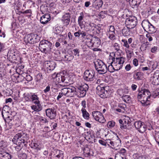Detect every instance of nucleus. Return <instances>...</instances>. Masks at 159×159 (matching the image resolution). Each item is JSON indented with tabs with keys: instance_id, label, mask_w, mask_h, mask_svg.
Instances as JSON below:
<instances>
[{
	"instance_id": "obj_36",
	"label": "nucleus",
	"mask_w": 159,
	"mask_h": 159,
	"mask_svg": "<svg viewBox=\"0 0 159 159\" xmlns=\"http://www.w3.org/2000/svg\"><path fill=\"white\" fill-rule=\"evenodd\" d=\"M117 138L116 139V142L115 143L112 141H111L110 142V144L111 145L113 146H118L119 144H120L121 143V141L120 139L118 138V136H117Z\"/></svg>"
},
{
	"instance_id": "obj_9",
	"label": "nucleus",
	"mask_w": 159,
	"mask_h": 159,
	"mask_svg": "<svg viewBox=\"0 0 159 159\" xmlns=\"http://www.w3.org/2000/svg\"><path fill=\"white\" fill-rule=\"evenodd\" d=\"M131 121L130 118L127 116H125L123 120H119V122L120 128L121 129H127L131 123Z\"/></svg>"
},
{
	"instance_id": "obj_26",
	"label": "nucleus",
	"mask_w": 159,
	"mask_h": 159,
	"mask_svg": "<svg viewBox=\"0 0 159 159\" xmlns=\"http://www.w3.org/2000/svg\"><path fill=\"white\" fill-rule=\"evenodd\" d=\"M0 157L2 159H11V156L8 153L0 151Z\"/></svg>"
},
{
	"instance_id": "obj_33",
	"label": "nucleus",
	"mask_w": 159,
	"mask_h": 159,
	"mask_svg": "<svg viewBox=\"0 0 159 159\" xmlns=\"http://www.w3.org/2000/svg\"><path fill=\"white\" fill-rule=\"evenodd\" d=\"M115 59V58L113 57L111 55L109 56V60H111L110 63H109V65L108 66V68L109 70L111 68L113 69V62L114 61V60Z\"/></svg>"
},
{
	"instance_id": "obj_10",
	"label": "nucleus",
	"mask_w": 159,
	"mask_h": 159,
	"mask_svg": "<svg viewBox=\"0 0 159 159\" xmlns=\"http://www.w3.org/2000/svg\"><path fill=\"white\" fill-rule=\"evenodd\" d=\"M125 24L127 28L133 29L136 25V20L134 18H133L132 17L127 18L125 21Z\"/></svg>"
},
{
	"instance_id": "obj_43",
	"label": "nucleus",
	"mask_w": 159,
	"mask_h": 159,
	"mask_svg": "<svg viewBox=\"0 0 159 159\" xmlns=\"http://www.w3.org/2000/svg\"><path fill=\"white\" fill-rule=\"evenodd\" d=\"M7 146L6 143L3 141L0 142V149H3L6 148Z\"/></svg>"
},
{
	"instance_id": "obj_35",
	"label": "nucleus",
	"mask_w": 159,
	"mask_h": 159,
	"mask_svg": "<svg viewBox=\"0 0 159 159\" xmlns=\"http://www.w3.org/2000/svg\"><path fill=\"white\" fill-rule=\"evenodd\" d=\"M130 29H131L128 28L127 26L126 28H124L122 30V33L123 35L125 36H127L129 35Z\"/></svg>"
},
{
	"instance_id": "obj_42",
	"label": "nucleus",
	"mask_w": 159,
	"mask_h": 159,
	"mask_svg": "<svg viewBox=\"0 0 159 159\" xmlns=\"http://www.w3.org/2000/svg\"><path fill=\"white\" fill-rule=\"evenodd\" d=\"M87 26L90 30H94L95 28V25L93 23H89Z\"/></svg>"
},
{
	"instance_id": "obj_32",
	"label": "nucleus",
	"mask_w": 159,
	"mask_h": 159,
	"mask_svg": "<svg viewBox=\"0 0 159 159\" xmlns=\"http://www.w3.org/2000/svg\"><path fill=\"white\" fill-rule=\"evenodd\" d=\"M31 101L34 103H36L37 102L39 101V98L38 96L35 94L31 95Z\"/></svg>"
},
{
	"instance_id": "obj_16",
	"label": "nucleus",
	"mask_w": 159,
	"mask_h": 159,
	"mask_svg": "<svg viewBox=\"0 0 159 159\" xmlns=\"http://www.w3.org/2000/svg\"><path fill=\"white\" fill-rule=\"evenodd\" d=\"M92 47L91 48H93V51H96L98 49L96 48L98 47L100 44V39L96 37H93L92 38V41L91 42Z\"/></svg>"
},
{
	"instance_id": "obj_7",
	"label": "nucleus",
	"mask_w": 159,
	"mask_h": 159,
	"mask_svg": "<svg viewBox=\"0 0 159 159\" xmlns=\"http://www.w3.org/2000/svg\"><path fill=\"white\" fill-rule=\"evenodd\" d=\"M77 94L80 97H83L86 94V91L88 90L89 86L86 84H84L81 85L77 87Z\"/></svg>"
},
{
	"instance_id": "obj_8",
	"label": "nucleus",
	"mask_w": 159,
	"mask_h": 159,
	"mask_svg": "<svg viewBox=\"0 0 159 159\" xmlns=\"http://www.w3.org/2000/svg\"><path fill=\"white\" fill-rule=\"evenodd\" d=\"M95 72L93 70H86L84 73V79L88 81H92L94 79Z\"/></svg>"
},
{
	"instance_id": "obj_57",
	"label": "nucleus",
	"mask_w": 159,
	"mask_h": 159,
	"mask_svg": "<svg viewBox=\"0 0 159 159\" xmlns=\"http://www.w3.org/2000/svg\"><path fill=\"white\" fill-rule=\"evenodd\" d=\"M149 34L150 33L147 34L146 35V37L147 39H148V40L150 42L152 40V37L150 36Z\"/></svg>"
},
{
	"instance_id": "obj_29",
	"label": "nucleus",
	"mask_w": 159,
	"mask_h": 159,
	"mask_svg": "<svg viewBox=\"0 0 159 159\" xmlns=\"http://www.w3.org/2000/svg\"><path fill=\"white\" fill-rule=\"evenodd\" d=\"M142 75L143 74L141 72H137L134 74L133 77L134 79L139 80L142 79Z\"/></svg>"
},
{
	"instance_id": "obj_63",
	"label": "nucleus",
	"mask_w": 159,
	"mask_h": 159,
	"mask_svg": "<svg viewBox=\"0 0 159 159\" xmlns=\"http://www.w3.org/2000/svg\"><path fill=\"white\" fill-rule=\"evenodd\" d=\"M81 105L83 107L82 108H85L86 107V101L85 100L82 101L81 102Z\"/></svg>"
},
{
	"instance_id": "obj_27",
	"label": "nucleus",
	"mask_w": 159,
	"mask_h": 159,
	"mask_svg": "<svg viewBox=\"0 0 159 159\" xmlns=\"http://www.w3.org/2000/svg\"><path fill=\"white\" fill-rule=\"evenodd\" d=\"M63 79V84H61V85H69L72 83L71 80L70 79L69 77L67 76H64Z\"/></svg>"
},
{
	"instance_id": "obj_55",
	"label": "nucleus",
	"mask_w": 159,
	"mask_h": 159,
	"mask_svg": "<svg viewBox=\"0 0 159 159\" xmlns=\"http://www.w3.org/2000/svg\"><path fill=\"white\" fill-rule=\"evenodd\" d=\"M138 61L137 59H134L133 61V64L135 66H137L138 65Z\"/></svg>"
},
{
	"instance_id": "obj_58",
	"label": "nucleus",
	"mask_w": 159,
	"mask_h": 159,
	"mask_svg": "<svg viewBox=\"0 0 159 159\" xmlns=\"http://www.w3.org/2000/svg\"><path fill=\"white\" fill-rule=\"evenodd\" d=\"M73 51L74 52V55L75 56L77 55L78 56H79V51L78 49L76 48L73 50Z\"/></svg>"
},
{
	"instance_id": "obj_45",
	"label": "nucleus",
	"mask_w": 159,
	"mask_h": 159,
	"mask_svg": "<svg viewBox=\"0 0 159 159\" xmlns=\"http://www.w3.org/2000/svg\"><path fill=\"white\" fill-rule=\"evenodd\" d=\"M158 47L157 46H154L151 48V52L153 53H156L158 50Z\"/></svg>"
},
{
	"instance_id": "obj_6",
	"label": "nucleus",
	"mask_w": 159,
	"mask_h": 159,
	"mask_svg": "<svg viewBox=\"0 0 159 159\" xmlns=\"http://www.w3.org/2000/svg\"><path fill=\"white\" fill-rule=\"evenodd\" d=\"M125 59L123 57L116 58V60L115 59L113 62V69L116 70H120L125 62Z\"/></svg>"
},
{
	"instance_id": "obj_25",
	"label": "nucleus",
	"mask_w": 159,
	"mask_h": 159,
	"mask_svg": "<svg viewBox=\"0 0 159 159\" xmlns=\"http://www.w3.org/2000/svg\"><path fill=\"white\" fill-rule=\"evenodd\" d=\"M107 88L106 87V89L103 91V93L101 96V97L105 98L109 97L111 93V91L110 90H107Z\"/></svg>"
},
{
	"instance_id": "obj_50",
	"label": "nucleus",
	"mask_w": 159,
	"mask_h": 159,
	"mask_svg": "<svg viewBox=\"0 0 159 159\" xmlns=\"http://www.w3.org/2000/svg\"><path fill=\"white\" fill-rule=\"evenodd\" d=\"M114 49L116 51L120 50V48L119 45L117 43H115L113 45Z\"/></svg>"
},
{
	"instance_id": "obj_11",
	"label": "nucleus",
	"mask_w": 159,
	"mask_h": 159,
	"mask_svg": "<svg viewBox=\"0 0 159 159\" xmlns=\"http://www.w3.org/2000/svg\"><path fill=\"white\" fill-rule=\"evenodd\" d=\"M37 36L38 35L36 34L31 33L28 34L25 37V41L27 43L33 44L35 42V39Z\"/></svg>"
},
{
	"instance_id": "obj_34",
	"label": "nucleus",
	"mask_w": 159,
	"mask_h": 159,
	"mask_svg": "<svg viewBox=\"0 0 159 159\" xmlns=\"http://www.w3.org/2000/svg\"><path fill=\"white\" fill-rule=\"evenodd\" d=\"M63 76L61 75L60 74L58 75L57 77L56 78V80H55V81H56V82L58 83L63 84Z\"/></svg>"
},
{
	"instance_id": "obj_47",
	"label": "nucleus",
	"mask_w": 159,
	"mask_h": 159,
	"mask_svg": "<svg viewBox=\"0 0 159 159\" xmlns=\"http://www.w3.org/2000/svg\"><path fill=\"white\" fill-rule=\"evenodd\" d=\"M115 159H126L124 156H122L118 153L115 155Z\"/></svg>"
},
{
	"instance_id": "obj_20",
	"label": "nucleus",
	"mask_w": 159,
	"mask_h": 159,
	"mask_svg": "<svg viewBox=\"0 0 159 159\" xmlns=\"http://www.w3.org/2000/svg\"><path fill=\"white\" fill-rule=\"evenodd\" d=\"M84 154L85 157H90L95 155L96 152L95 150H83Z\"/></svg>"
},
{
	"instance_id": "obj_4",
	"label": "nucleus",
	"mask_w": 159,
	"mask_h": 159,
	"mask_svg": "<svg viewBox=\"0 0 159 159\" xmlns=\"http://www.w3.org/2000/svg\"><path fill=\"white\" fill-rule=\"evenodd\" d=\"M96 69L100 74H104L107 71V66L101 60H98L94 62Z\"/></svg>"
},
{
	"instance_id": "obj_53",
	"label": "nucleus",
	"mask_w": 159,
	"mask_h": 159,
	"mask_svg": "<svg viewBox=\"0 0 159 159\" xmlns=\"http://www.w3.org/2000/svg\"><path fill=\"white\" fill-rule=\"evenodd\" d=\"M119 107L120 109L123 110V111H124L126 106L125 104H121L119 106Z\"/></svg>"
},
{
	"instance_id": "obj_3",
	"label": "nucleus",
	"mask_w": 159,
	"mask_h": 159,
	"mask_svg": "<svg viewBox=\"0 0 159 159\" xmlns=\"http://www.w3.org/2000/svg\"><path fill=\"white\" fill-rule=\"evenodd\" d=\"M52 44L46 40H42L40 42L39 48L40 50L45 53L50 52L52 48Z\"/></svg>"
},
{
	"instance_id": "obj_37",
	"label": "nucleus",
	"mask_w": 159,
	"mask_h": 159,
	"mask_svg": "<svg viewBox=\"0 0 159 159\" xmlns=\"http://www.w3.org/2000/svg\"><path fill=\"white\" fill-rule=\"evenodd\" d=\"M153 80H158L159 78V70L156 71L153 75V76L151 77Z\"/></svg>"
},
{
	"instance_id": "obj_40",
	"label": "nucleus",
	"mask_w": 159,
	"mask_h": 159,
	"mask_svg": "<svg viewBox=\"0 0 159 159\" xmlns=\"http://www.w3.org/2000/svg\"><path fill=\"white\" fill-rule=\"evenodd\" d=\"M121 41L123 43V46L126 47L127 49L129 48V46L128 43L127 41L125 39H123Z\"/></svg>"
},
{
	"instance_id": "obj_39",
	"label": "nucleus",
	"mask_w": 159,
	"mask_h": 159,
	"mask_svg": "<svg viewBox=\"0 0 159 159\" xmlns=\"http://www.w3.org/2000/svg\"><path fill=\"white\" fill-rule=\"evenodd\" d=\"M7 56L9 57L10 59H11L13 60H16V56L15 54V52L14 53H8L7 54Z\"/></svg>"
},
{
	"instance_id": "obj_23",
	"label": "nucleus",
	"mask_w": 159,
	"mask_h": 159,
	"mask_svg": "<svg viewBox=\"0 0 159 159\" xmlns=\"http://www.w3.org/2000/svg\"><path fill=\"white\" fill-rule=\"evenodd\" d=\"M103 4V2L102 0H95L93 3V7L96 9H98L101 7Z\"/></svg>"
},
{
	"instance_id": "obj_41",
	"label": "nucleus",
	"mask_w": 159,
	"mask_h": 159,
	"mask_svg": "<svg viewBox=\"0 0 159 159\" xmlns=\"http://www.w3.org/2000/svg\"><path fill=\"white\" fill-rule=\"evenodd\" d=\"M115 124V123L113 121H109L107 123V126L109 128H111L113 127Z\"/></svg>"
},
{
	"instance_id": "obj_48",
	"label": "nucleus",
	"mask_w": 159,
	"mask_h": 159,
	"mask_svg": "<svg viewBox=\"0 0 159 159\" xmlns=\"http://www.w3.org/2000/svg\"><path fill=\"white\" fill-rule=\"evenodd\" d=\"M34 104H36L37 106H36L37 108H38V110L39 111L41 110L42 109V107L41 105V104L40 103V101H39L37 102L36 103H35Z\"/></svg>"
},
{
	"instance_id": "obj_17",
	"label": "nucleus",
	"mask_w": 159,
	"mask_h": 159,
	"mask_svg": "<svg viewBox=\"0 0 159 159\" xmlns=\"http://www.w3.org/2000/svg\"><path fill=\"white\" fill-rule=\"evenodd\" d=\"M44 66L48 70H53L56 67V64L54 61H48L44 63Z\"/></svg>"
},
{
	"instance_id": "obj_22",
	"label": "nucleus",
	"mask_w": 159,
	"mask_h": 159,
	"mask_svg": "<svg viewBox=\"0 0 159 159\" xmlns=\"http://www.w3.org/2000/svg\"><path fill=\"white\" fill-rule=\"evenodd\" d=\"M70 19V15L69 13H66L62 16V20L68 25L69 23Z\"/></svg>"
},
{
	"instance_id": "obj_59",
	"label": "nucleus",
	"mask_w": 159,
	"mask_h": 159,
	"mask_svg": "<svg viewBox=\"0 0 159 159\" xmlns=\"http://www.w3.org/2000/svg\"><path fill=\"white\" fill-rule=\"evenodd\" d=\"M80 34L82 35V37L83 38V39H84L85 37L87 36L86 35V33L84 31H81L80 30Z\"/></svg>"
},
{
	"instance_id": "obj_49",
	"label": "nucleus",
	"mask_w": 159,
	"mask_h": 159,
	"mask_svg": "<svg viewBox=\"0 0 159 159\" xmlns=\"http://www.w3.org/2000/svg\"><path fill=\"white\" fill-rule=\"evenodd\" d=\"M107 14V11H101L100 13V16L102 18H104L105 16Z\"/></svg>"
},
{
	"instance_id": "obj_13",
	"label": "nucleus",
	"mask_w": 159,
	"mask_h": 159,
	"mask_svg": "<svg viewBox=\"0 0 159 159\" xmlns=\"http://www.w3.org/2000/svg\"><path fill=\"white\" fill-rule=\"evenodd\" d=\"M135 128L140 133H143L146 130L147 127L144 123L140 121H136L134 124Z\"/></svg>"
},
{
	"instance_id": "obj_19",
	"label": "nucleus",
	"mask_w": 159,
	"mask_h": 159,
	"mask_svg": "<svg viewBox=\"0 0 159 159\" xmlns=\"http://www.w3.org/2000/svg\"><path fill=\"white\" fill-rule=\"evenodd\" d=\"M67 97H73L77 94V91L76 88L73 87L70 88H68V90Z\"/></svg>"
},
{
	"instance_id": "obj_30",
	"label": "nucleus",
	"mask_w": 159,
	"mask_h": 159,
	"mask_svg": "<svg viewBox=\"0 0 159 159\" xmlns=\"http://www.w3.org/2000/svg\"><path fill=\"white\" fill-rule=\"evenodd\" d=\"M81 111L82 113L83 117L85 119H88L89 118V114L86 111L85 108H82Z\"/></svg>"
},
{
	"instance_id": "obj_64",
	"label": "nucleus",
	"mask_w": 159,
	"mask_h": 159,
	"mask_svg": "<svg viewBox=\"0 0 159 159\" xmlns=\"http://www.w3.org/2000/svg\"><path fill=\"white\" fill-rule=\"evenodd\" d=\"M137 159H149L148 158V157H147L143 156H141L140 157H139L137 158Z\"/></svg>"
},
{
	"instance_id": "obj_44",
	"label": "nucleus",
	"mask_w": 159,
	"mask_h": 159,
	"mask_svg": "<svg viewBox=\"0 0 159 159\" xmlns=\"http://www.w3.org/2000/svg\"><path fill=\"white\" fill-rule=\"evenodd\" d=\"M24 99L27 102L31 101V95L29 94L26 95L24 97Z\"/></svg>"
},
{
	"instance_id": "obj_62",
	"label": "nucleus",
	"mask_w": 159,
	"mask_h": 159,
	"mask_svg": "<svg viewBox=\"0 0 159 159\" xmlns=\"http://www.w3.org/2000/svg\"><path fill=\"white\" fill-rule=\"evenodd\" d=\"M126 152V150H120V151L118 153L120 155L122 154L124 156Z\"/></svg>"
},
{
	"instance_id": "obj_51",
	"label": "nucleus",
	"mask_w": 159,
	"mask_h": 159,
	"mask_svg": "<svg viewBox=\"0 0 159 159\" xmlns=\"http://www.w3.org/2000/svg\"><path fill=\"white\" fill-rule=\"evenodd\" d=\"M151 44L149 43L148 42H146L145 44V48L144 50L149 49L151 48Z\"/></svg>"
},
{
	"instance_id": "obj_54",
	"label": "nucleus",
	"mask_w": 159,
	"mask_h": 159,
	"mask_svg": "<svg viewBox=\"0 0 159 159\" xmlns=\"http://www.w3.org/2000/svg\"><path fill=\"white\" fill-rule=\"evenodd\" d=\"M129 3L133 6H135L137 4V3L135 0H129Z\"/></svg>"
},
{
	"instance_id": "obj_14",
	"label": "nucleus",
	"mask_w": 159,
	"mask_h": 159,
	"mask_svg": "<svg viewBox=\"0 0 159 159\" xmlns=\"http://www.w3.org/2000/svg\"><path fill=\"white\" fill-rule=\"evenodd\" d=\"M115 29L113 26H110L109 30L106 33L107 35L109 38L111 40H114L116 39Z\"/></svg>"
},
{
	"instance_id": "obj_52",
	"label": "nucleus",
	"mask_w": 159,
	"mask_h": 159,
	"mask_svg": "<svg viewBox=\"0 0 159 159\" xmlns=\"http://www.w3.org/2000/svg\"><path fill=\"white\" fill-rule=\"evenodd\" d=\"M50 85H48L46 88L45 89L43 90V92L44 93H46L47 92H48L50 90Z\"/></svg>"
},
{
	"instance_id": "obj_38",
	"label": "nucleus",
	"mask_w": 159,
	"mask_h": 159,
	"mask_svg": "<svg viewBox=\"0 0 159 159\" xmlns=\"http://www.w3.org/2000/svg\"><path fill=\"white\" fill-rule=\"evenodd\" d=\"M125 51L127 54V58H130L133 54L132 51L129 50L128 49H125Z\"/></svg>"
},
{
	"instance_id": "obj_12",
	"label": "nucleus",
	"mask_w": 159,
	"mask_h": 159,
	"mask_svg": "<svg viewBox=\"0 0 159 159\" xmlns=\"http://www.w3.org/2000/svg\"><path fill=\"white\" fill-rule=\"evenodd\" d=\"M92 115L95 120L99 122L103 123L106 121L102 114L99 111H93Z\"/></svg>"
},
{
	"instance_id": "obj_21",
	"label": "nucleus",
	"mask_w": 159,
	"mask_h": 159,
	"mask_svg": "<svg viewBox=\"0 0 159 159\" xmlns=\"http://www.w3.org/2000/svg\"><path fill=\"white\" fill-rule=\"evenodd\" d=\"M91 36L89 35H87L84 39H83V42L85 43L89 47H92L91 42L92 39H91Z\"/></svg>"
},
{
	"instance_id": "obj_46",
	"label": "nucleus",
	"mask_w": 159,
	"mask_h": 159,
	"mask_svg": "<svg viewBox=\"0 0 159 159\" xmlns=\"http://www.w3.org/2000/svg\"><path fill=\"white\" fill-rule=\"evenodd\" d=\"M68 88H65L62 89L61 90V92L64 94V95L66 96V94H67V93L68 91Z\"/></svg>"
},
{
	"instance_id": "obj_31",
	"label": "nucleus",
	"mask_w": 159,
	"mask_h": 159,
	"mask_svg": "<svg viewBox=\"0 0 159 159\" xmlns=\"http://www.w3.org/2000/svg\"><path fill=\"white\" fill-rule=\"evenodd\" d=\"M122 98L123 101L127 103H129L131 102V98L128 95H123L122 96Z\"/></svg>"
},
{
	"instance_id": "obj_15",
	"label": "nucleus",
	"mask_w": 159,
	"mask_h": 159,
	"mask_svg": "<svg viewBox=\"0 0 159 159\" xmlns=\"http://www.w3.org/2000/svg\"><path fill=\"white\" fill-rule=\"evenodd\" d=\"M46 113L47 116L51 119L55 118L56 116V111L54 108L47 109Z\"/></svg>"
},
{
	"instance_id": "obj_61",
	"label": "nucleus",
	"mask_w": 159,
	"mask_h": 159,
	"mask_svg": "<svg viewBox=\"0 0 159 159\" xmlns=\"http://www.w3.org/2000/svg\"><path fill=\"white\" fill-rule=\"evenodd\" d=\"M31 108L32 110H34V111H39V110H38V108H37L36 106H35V105H32L31 106Z\"/></svg>"
},
{
	"instance_id": "obj_56",
	"label": "nucleus",
	"mask_w": 159,
	"mask_h": 159,
	"mask_svg": "<svg viewBox=\"0 0 159 159\" xmlns=\"http://www.w3.org/2000/svg\"><path fill=\"white\" fill-rule=\"evenodd\" d=\"M25 79L27 81H30L32 80V78L30 75H27L26 76Z\"/></svg>"
},
{
	"instance_id": "obj_5",
	"label": "nucleus",
	"mask_w": 159,
	"mask_h": 159,
	"mask_svg": "<svg viewBox=\"0 0 159 159\" xmlns=\"http://www.w3.org/2000/svg\"><path fill=\"white\" fill-rule=\"evenodd\" d=\"M142 25L145 31L149 33L152 34L156 32L155 27L148 20H143L142 23Z\"/></svg>"
},
{
	"instance_id": "obj_18",
	"label": "nucleus",
	"mask_w": 159,
	"mask_h": 159,
	"mask_svg": "<svg viewBox=\"0 0 159 159\" xmlns=\"http://www.w3.org/2000/svg\"><path fill=\"white\" fill-rule=\"evenodd\" d=\"M50 20L51 17L50 15L45 14L41 17L40 22L42 24H45L48 23Z\"/></svg>"
},
{
	"instance_id": "obj_28",
	"label": "nucleus",
	"mask_w": 159,
	"mask_h": 159,
	"mask_svg": "<svg viewBox=\"0 0 159 159\" xmlns=\"http://www.w3.org/2000/svg\"><path fill=\"white\" fill-rule=\"evenodd\" d=\"M101 85H102L101 84L100 85L98 86L96 88V92L100 97L101 96L102 94V93H103V91H104V90H105L106 88V87H102L101 86Z\"/></svg>"
},
{
	"instance_id": "obj_60",
	"label": "nucleus",
	"mask_w": 159,
	"mask_h": 159,
	"mask_svg": "<svg viewBox=\"0 0 159 159\" xmlns=\"http://www.w3.org/2000/svg\"><path fill=\"white\" fill-rule=\"evenodd\" d=\"M155 139L156 142L159 144V133L156 134Z\"/></svg>"
},
{
	"instance_id": "obj_1",
	"label": "nucleus",
	"mask_w": 159,
	"mask_h": 159,
	"mask_svg": "<svg viewBox=\"0 0 159 159\" xmlns=\"http://www.w3.org/2000/svg\"><path fill=\"white\" fill-rule=\"evenodd\" d=\"M151 93L147 89L142 90L138 95L137 98L143 106L150 105Z\"/></svg>"
},
{
	"instance_id": "obj_2",
	"label": "nucleus",
	"mask_w": 159,
	"mask_h": 159,
	"mask_svg": "<svg viewBox=\"0 0 159 159\" xmlns=\"http://www.w3.org/2000/svg\"><path fill=\"white\" fill-rule=\"evenodd\" d=\"M28 137L26 133L23 132L18 133L14 136L12 141L14 143L20 146V144L24 143L25 141L27 140Z\"/></svg>"
},
{
	"instance_id": "obj_24",
	"label": "nucleus",
	"mask_w": 159,
	"mask_h": 159,
	"mask_svg": "<svg viewBox=\"0 0 159 159\" xmlns=\"http://www.w3.org/2000/svg\"><path fill=\"white\" fill-rule=\"evenodd\" d=\"M80 16L78 17V23L80 26H82L83 25V20L85 17L87 16L86 13H84L83 12H81L80 14Z\"/></svg>"
}]
</instances>
